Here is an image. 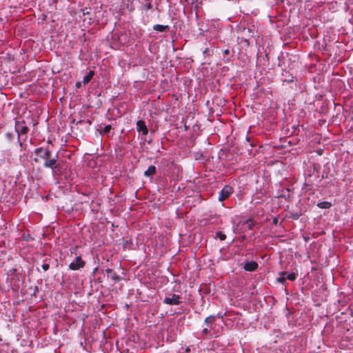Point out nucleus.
<instances>
[{
    "mask_svg": "<svg viewBox=\"0 0 353 353\" xmlns=\"http://www.w3.org/2000/svg\"><path fill=\"white\" fill-rule=\"evenodd\" d=\"M296 278V274L295 273H290L288 274L286 279H289L290 281H294Z\"/></svg>",
    "mask_w": 353,
    "mask_h": 353,
    "instance_id": "obj_19",
    "label": "nucleus"
},
{
    "mask_svg": "<svg viewBox=\"0 0 353 353\" xmlns=\"http://www.w3.org/2000/svg\"><path fill=\"white\" fill-rule=\"evenodd\" d=\"M255 224H256V222L252 218H250L243 222V225H245L247 229L250 230L253 229Z\"/></svg>",
    "mask_w": 353,
    "mask_h": 353,
    "instance_id": "obj_9",
    "label": "nucleus"
},
{
    "mask_svg": "<svg viewBox=\"0 0 353 353\" xmlns=\"http://www.w3.org/2000/svg\"><path fill=\"white\" fill-rule=\"evenodd\" d=\"M111 128H111V125H105V126L103 128V131H102V132H103V133H104V134H107V133H108V132L110 131Z\"/></svg>",
    "mask_w": 353,
    "mask_h": 353,
    "instance_id": "obj_20",
    "label": "nucleus"
},
{
    "mask_svg": "<svg viewBox=\"0 0 353 353\" xmlns=\"http://www.w3.org/2000/svg\"><path fill=\"white\" fill-rule=\"evenodd\" d=\"M15 131L18 134V139H19V144H20V145H21L22 143L19 141L20 137L22 135H26L28 132L29 128H28V126H26L25 125L24 121H17L15 122Z\"/></svg>",
    "mask_w": 353,
    "mask_h": 353,
    "instance_id": "obj_1",
    "label": "nucleus"
},
{
    "mask_svg": "<svg viewBox=\"0 0 353 353\" xmlns=\"http://www.w3.org/2000/svg\"><path fill=\"white\" fill-rule=\"evenodd\" d=\"M35 153L37 155L39 156L41 159L44 160L50 158L52 155V152L49 149H45L43 148L36 149Z\"/></svg>",
    "mask_w": 353,
    "mask_h": 353,
    "instance_id": "obj_3",
    "label": "nucleus"
},
{
    "mask_svg": "<svg viewBox=\"0 0 353 353\" xmlns=\"http://www.w3.org/2000/svg\"><path fill=\"white\" fill-rule=\"evenodd\" d=\"M332 205L331 202L321 201L317 203V206L321 209H328Z\"/></svg>",
    "mask_w": 353,
    "mask_h": 353,
    "instance_id": "obj_13",
    "label": "nucleus"
},
{
    "mask_svg": "<svg viewBox=\"0 0 353 353\" xmlns=\"http://www.w3.org/2000/svg\"><path fill=\"white\" fill-rule=\"evenodd\" d=\"M234 192V189L232 186L229 185H225L221 190L219 194L218 200L219 201H223L225 199H228Z\"/></svg>",
    "mask_w": 353,
    "mask_h": 353,
    "instance_id": "obj_2",
    "label": "nucleus"
},
{
    "mask_svg": "<svg viewBox=\"0 0 353 353\" xmlns=\"http://www.w3.org/2000/svg\"><path fill=\"white\" fill-rule=\"evenodd\" d=\"M106 273L108 276L110 277L114 281H119L121 280V277L112 269H107Z\"/></svg>",
    "mask_w": 353,
    "mask_h": 353,
    "instance_id": "obj_8",
    "label": "nucleus"
},
{
    "mask_svg": "<svg viewBox=\"0 0 353 353\" xmlns=\"http://www.w3.org/2000/svg\"><path fill=\"white\" fill-rule=\"evenodd\" d=\"M216 237L219 238L221 241H224L226 239V235L222 232L219 231L216 232Z\"/></svg>",
    "mask_w": 353,
    "mask_h": 353,
    "instance_id": "obj_18",
    "label": "nucleus"
},
{
    "mask_svg": "<svg viewBox=\"0 0 353 353\" xmlns=\"http://www.w3.org/2000/svg\"><path fill=\"white\" fill-rule=\"evenodd\" d=\"M223 53L225 55H228L230 54V50L229 49H225L224 51H223Z\"/></svg>",
    "mask_w": 353,
    "mask_h": 353,
    "instance_id": "obj_24",
    "label": "nucleus"
},
{
    "mask_svg": "<svg viewBox=\"0 0 353 353\" xmlns=\"http://www.w3.org/2000/svg\"><path fill=\"white\" fill-rule=\"evenodd\" d=\"M76 86H77V88H79V87L81 86V83H80V82H77V83H76Z\"/></svg>",
    "mask_w": 353,
    "mask_h": 353,
    "instance_id": "obj_26",
    "label": "nucleus"
},
{
    "mask_svg": "<svg viewBox=\"0 0 353 353\" xmlns=\"http://www.w3.org/2000/svg\"><path fill=\"white\" fill-rule=\"evenodd\" d=\"M94 75V71L90 70L89 72L88 73V74L83 77V83L84 84H87L92 79Z\"/></svg>",
    "mask_w": 353,
    "mask_h": 353,
    "instance_id": "obj_12",
    "label": "nucleus"
},
{
    "mask_svg": "<svg viewBox=\"0 0 353 353\" xmlns=\"http://www.w3.org/2000/svg\"><path fill=\"white\" fill-rule=\"evenodd\" d=\"M167 29H168V26H162V25H159V24L154 26V30L159 31V32H164Z\"/></svg>",
    "mask_w": 353,
    "mask_h": 353,
    "instance_id": "obj_16",
    "label": "nucleus"
},
{
    "mask_svg": "<svg viewBox=\"0 0 353 353\" xmlns=\"http://www.w3.org/2000/svg\"><path fill=\"white\" fill-rule=\"evenodd\" d=\"M43 165L45 168H51L52 171L54 172V170L58 168L57 156H56L55 158L46 159Z\"/></svg>",
    "mask_w": 353,
    "mask_h": 353,
    "instance_id": "obj_5",
    "label": "nucleus"
},
{
    "mask_svg": "<svg viewBox=\"0 0 353 353\" xmlns=\"http://www.w3.org/2000/svg\"><path fill=\"white\" fill-rule=\"evenodd\" d=\"M150 8V4H149V5L148 6V8Z\"/></svg>",
    "mask_w": 353,
    "mask_h": 353,
    "instance_id": "obj_28",
    "label": "nucleus"
},
{
    "mask_svg": "<svg viewBox=\"0 0 353 353\" xmlns=\"http://www.w3.org/2000/svg\"><path fill=\"white\" fill-rule=\"evenodd\" d=\"M6 137L10 141L14 139V134L12 132H8L6 134Z\"/></svg>",
    "mask_w": 353,
    "mask_h": 353,
    "instance_id": "obj_21",
    "label": "nucleus"
},
{
    "mask_svg": "<svg viewBox=\"0 0 353 353\" xmlns=\"http://www.w3.org/2000/svg\"><path fill=\"white\" fill-rule=\"evenodd\" d=\"M185 351H186V352H189V351H190V347H187V348L185 349Z\"/></svg>",
    "mask_w": 353,
    "mask_h": 353,
    "instance_id": "obj_27",
    "label": "nucleus"
},
{
    "mask_svg": "<svg viewBox=\"0 0 353 353\" xmlns=\"http://www.w3.org/2000/svg\"><path fill=\"white\" fill-rule=\"evenodd\" d=\"M202 334H203V335H208V334H210L211 335L210 330L208 327H204L203 329Z\"/></svg>",
    "mask_w": 353,
    "mask_h": 353,
    "instance_id": "obj_22",
    "label": "nucleus"
},
{
    "mask_svg": "<svg viewBox=\"0 0 353 353\" xmlns=\"http://www.w3.org/2000/svg\"><path fill=\"white\" fill-rule=\"evenodd\" d=\"M137 129L138 132H141L143 135L147 134L148 132L145 122L141 120L138 121L137 123Z\"/></svg>",
    "mask_w": 353,
    "mask_h": 353,
    "instance_id": "obj_7",
    "label": "nucleus"
},
{
    "mask_svg": "<svg viewBox=\"0 0 353 353\" xmlns=\"http://www.w3.org/2000/svg\"><path fill=\"white\" fill-rule=\"evenodd\" d=\"M257 268L258 263L254 261L246 262L243 266L244 270L249 272L254 271Z\"/></svg>",
    "mask_w": 353,
    "mask_h": 353,
    "instance_id": "obj_6",
    "label": "nucleus"
},
{
    "mask_svg": "<svg viewBox=\"0 0 353 353\" xmlns=\"http://www.w3.org/2000/svg\"><path fill=\"white\" fill-rule=\"evenodd\" d=\"M214 320H215V316H209L205 318V323L208 326H212V325H213L214 324Z\"/></svg>",
    "mask_w": 353,
    "mask_h": 353,
    "instance_id": "obj_15",
    "label": "nucleus"
},
{
    "mask_svg": "<svg viewBox=\"0 0 353 353\" xmlns=\"http://www.w3.org/2000/svg\"><path fill=\"white\" fill-rule=\"evenodd\" d=\"M164 302L170 305H176V296L175 294L172 295V298L166 297L164 300Z\"/></svg>",
    "mask_w": 353,
    "mask_h": 353,
    "instance_id": "obj_14",
    "label": "nucleus"
},
{
    "mask_svg": "<svg viewBox=\"0 0 353 353\" xmlns=\"http://www.w3.org/2000/svg\"><path fill=\"white\" fill-rule=\"evenodd\" d=\"M85 265V262L82 260L81 257L80 256L76 257L75 261L72 262L69 268L70 269L72 270H77L81 268H83Z\"/></svg>",
    "mask_w": 353,
    "mask_h": 353,
    "instance_id": "obj_4",
    "label": "nucleus"
},
{
    "mask_svg": "<svg viewBox=\"0 0 353 353\" xmlns=\"http://www.w3.org/2000/svg\"><path fill=\"white\" fill-rule=\"evenodd\" d=\"M203 54H209V49L208 48H205V50L203 51Z\"/></svg>",
    "mask_w": 353,
    "mask_h": 353,
    "instance_id": "obj_25",
    "label": "nucleus"
},
{
    "mask_svg": "<svg viewBox=\"0 0 353 353\" xmlns=\"http://www.w3.org/2000/svg\"><path fill=\"white\" fill-rule=\"evenodd\" d=\"M49 265L47 264V263H44L42 265V268L45 270V271H47L48 269H49Z\"/></svg>",
    "mask_w": 353,
    "mask_h": 353,
    "instance_id": "obj_23",
    "label": "nucleus"
},
{
    "mask_svg": "<svg viewBox=\"0 0 353 353\" xmlns=\"http://www.w3.org/2000/svg\"><path fill=\"white\" fill-rule=\"evenodd\" d=\"M285 274V272H282L279 273V276L277 278V281L280 283L283 284L286 281V277L284 276V274Z\"/></svg>",
    "mask_w": 353,
    "mask_h": 353,
    "instance_id": "obj_17",
    "label": "nucleus"
},
{
    "mask_svg": "<svg viewBox=\"0 0 353 353\" xmlns=\"http://www.w3.org/2000/svg\"><path fill=\"white\" fill-rule=\"evenodd\" d=\"M210 332L212 331H213V333H211V336H214V337H217L221 334V328L219 327V328L216 329V325L215 324H214L212 326H210Z\"/></svg>",
    "mask_w": 353,
    "mask_h": 353,
    "instance_id": "obj_11",
    "label": "nucleus"
},
{
    "mask_svg": "<svg viewBox=\"0 0 353 353\" xmlns=\"http://www.w3.org/2000/svg\"><path fill=\"white\" fill-rule=\"evenodd\" d=\"M156 173V168L154 165H150L147 170L145 171L144 175L145 176H152Z\"/></svg>",
    "mask_w": 353,
    "mask_h": 353,
    "instance_id": "obj_10",
    "label": "nucleus"
}]
</instances>
